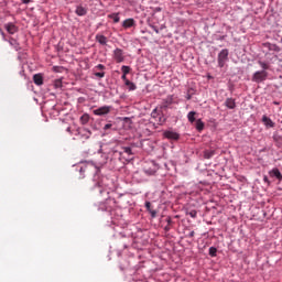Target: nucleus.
<instances>
[{
  "label": "nucleus",
  "mask_w": 282,
  "mask_h": 282,
  "mask_svg": "<svg viewBox=\"0 0 282 282\" xmlns=\"http://www.w3.org/2000/svg\"><path fill=\"white\" fill-rule=\"evenodd\" d=\"M251 80L253 83H263V80H268V72L265 70H258L253 74Z\"/></svg>",
  "instance_id": "nucleus-1"
},
{
  "label": "nucleus",
  "mask_w": 282,
  "mask_h": 282,
  "mask_svg": "<svg viewBox=\"0 0 282 282\" xmlns=\"http://www.w3.org/2000/svg\"><path fill=\"white\" fill-rule=\"evenodd\" d=\"M227 61H228V48H224L218 54V65H219V67H224V65H226Z\"/></svg>",
  "instance_id": "nucleus-2"
},
{
  "label": "nucleus",
  "mask_w": 282,
  "mask_h": 282,
  "mask_svg": "<svg viewBox=\"0 0 282 282\" xmlns=\"http://www.w3.org/2000/svg\"><path fill=\"white\" fill-rule=\"evenodd\" d=\"M111 112V106H104L93 110L94 116H107Z\"/></svg>",
  "instance_id": "nucleus-3"
},
{
  "label": "nucleus",
  "mask_w": 282,
  "mask_h": 282,
  "mask_svg": "<svg viewBox=\"0 0 282 282\" xmlns=\"http://www.w3.org/2000/svg\"><path fill=\"white\" fill-rule=\"evenodd\" d=\"M113 59L116 61V63H123L124 62V51H122L121 48H116L113 51Z\"/></svg>",
  "instance_id": "nucleus-4"
},
{
  "label": "nucleus",
  "mask_w": 282,
  "mask_h": 282,
  "mask_svg": "<svg viewBox=\"0 0 282 282\" xmlns=\"http://www.w3.org/2000/svg\"><path fill=\"white\" fill-rule=\"evenodd\" d=\"M77 135H79L80 140H89V138H91V132L87 129H78Z\"/></svg>",
  "instance_id": "nucleus-5"
},
{
  "label": "nucleus",
  "mask_w": 282,
  "mask_h": 282,
  "mask_svg": "<svg viewBox=\"0 0 282 282\" xmlns=\"http://www.w3.org/2000/svg\"><path fill=\"white\" fill-rule=\"evenodd\" d=\"M164 138L167 140H180V133L167 130L163 133Z\"/></svg>",
  "instance_id": "nucleus-6"
},
{
  "label": "nucleus",
  "mask_w": 282,
  "mask_h": 282,
  "mask_svg": "<svg viewBox=\"0 0 282 282\" xmlns=\"http://www.w3.org/2000/svg\"><path fill=\"white\" fill-rule=\"evenodd\" d=\"M122 28H124V30H129V28H135V20H133V18L126 19L122 22Z\"/></svg>",
  "instance_id": "nucleus-7"
},
{
  "label": "nucleus",
  "mask_w": 282,
  "mask_h": 282,
  "mask_svg": "<svg viewBox=\"0 0 282 282\" xmlns=\"http://www.w3.org/2000/svg\"><path fill=\"white\" fill-rule=\"evenodd\" d=\"M6 30L9 34H17V32H19V28H17V25H14V23L6 24Z\"/></svg>",
  "instance_id": "nucleus-8"
},
{
  "label": "nucleus",
  "mask_w": 282,
  "mask_h": 282,
  "mask_svg": "<svg viewBox=\"0 0 282 282\" xmlns=\"http://www.w3.org/2000/svg\"><path fill=\"white\" fill-rule=\"evenodd\" d=\"M270 177H276V180H279V182L282 181V174L281 171H279V169L274 167L273 170H271L269 172Z\"/></svg>",
  "instance_id": "nucleus-9"
},
{
  "label": "nucleus",
  "mask_w": 282,
  "mask_h": 282,
  "mask_svg": "<svg viewBox=\"0 0 282 282\" xmlns=\"http://www.w3.org/2000/svg\"><path fill=\"white\" fill-rule=\"evenodd\" d=\"M33 83L37 86L43 85V75L42 74H35L33 76Z\"/></svg>",
  "instance_id": "nucleus-10"
},
{
  "label": "nucleus",
  "mask_w": 282,
  "mask_h": 282,
  "mask_svg": "<svg viewBox=\"0 0 282 282\" xmlns=\"http://www.w3.org/2000/svg\"><path fill=\"white\" fill-rule=\"evenodd\" d=\"M107 182H109V178L107 177H102L98 183H97V186L98 188H107V186H109V184H107Z\"/></svg>",
  "instance_id": "nucleus-11"
},
{
  "label": "nucleus",
  "mask_w": 282,
  "mask_h": 282,
  "mask_svg": "<svg viewBox=\"0 0 282 282\" xmlns=\"http://www.w3.org/2000/svg\"><path fill=\"white\" fill-rule=\"evenodd\" d=\"M225 105L228 109H235V107H237V104L235 102V99H232V98H227L225 101Z\"/></svg>",
  "instance_id": "nucleus-12"
},
{
  "label": "nucleus",
  "mask_w": 282,
  "mask_h": 282,
  "mask_svg": "<svg viewBox=\"0 0 282 282\" xmlns=\"http://www.w3.org/2000/svg\"><path fill=\"white\" fill-rule=\"evenodd\" d=\"M96 41H98L100 45H107V36L105 35L97 34Z\"/></svg>",
  "instance_id": "nucleus-13"
},
{
  "label": "nucleus",
  "mask_w": 282,
  "mask_h": 282,
  "mask_svg": "<svg viewBox=\"0 0 282 282\" xmlns=\"http://www.w3.org/2000/svg\"><path fill=\"white\" fill-rule=\"evenodd\" d=\"M262 122H264L265 127H274V121L268 118V116L262 117Z\"/></svg>",
  "instance_id": "nucleus-14"
},
{
  "label": "nucleus",
  "mask_w": 282,
  "mask_h": 282,
  "mask_svg": "<svg viewBox=\"0 0 282 282\" xmlns=\"http://www.w3.org/2000/svg\"><path fill=\"white\" fill-rule=\"evenodd\" d=\"M75 12L78 17H85V14H87V9L84 7H77Z\"/></svg>",
  "instance_id": "nucleus-15"
},
{
  "label": "nucleus",
  "mask_w": 282,
  "mask_h": 282,
  "mask_svg": "<svg viewBox=\"0 0 282 282\" xmlns=\"http://www.w3.org/2000/svg\"><path fill=\"white\" fill-rule=\"evenodd\" d=\"M215 155V150H205L204 151V158L205 160H210Z\"/></svg>",
  "instance_id": "nucleus-16"
},
{
  "label": "nucleus",
  "mask_w": 282,
  "mask_h": 282,
  "mask_svg": "<svg viewBox=\"0 0 282 282\" xmlns=\"http://www.w3.org/2000/svg\"><path fill=\"white\" fill-rule=\"evenodd\" d=\"M126 86L129 87V91H135L138 89L135 84H133L131 80H126Z\"/></svg>",
  "instance_id": "nucleus-17"
},
{
  "label": "nucleus",
  "mask_w": 282,
  "mask_h": 282,
  "mask_svg": "<svg viewBox=\"0 0 282 282\" xmlns=\"http://www.w3.org/2000/svg\"><path fill=\"white\" fill-rule=\"evenodd\" d=\"M109 19L113 20V23H120V15L119 13H111L108 15Z\"/></svg>",
  "instance_id": "nucleus-18"
},
{
  "label": "nucleus",
  "mask_w": 282,
  "mask_h": 282,
  "mask_svg": "<svg viewBox=\"0 0 282 282\" xmlns=\"http://www.w3.org/2000/svg\"><path fill=\"white\" fill-rule=\"evenodd\" d=\"M197 115V112L195 111H189L187 115V120L188 122H191L193 124V122H195V116Z\"/></svg>",
  "instance_id": "nucleus-19"
},
{
  "label": "nucleus",
  "mask_w": 282,
  "mask_h": 282,
  "mask_svg": "<svg viewBox=\"0 0 282 282\" xmlns=\"http://www.w3.org/2000/svg\"><path fill=\"white\" fill-rule=\"evenodd\" d=\"M196 129L197 131H204V123L202 122V119L196 120Z\"/></svg>",
  "instance_id": "nucleus-20"
},
{
  "label": "nucleus",
  "mask_w": 282,
  "mask_h": 282,
  "mask_svg": "<svg viewBox=\"0 0 282 282\" xmlns=\"http://www.w3.org/2000/svg\"><path fill=\"white\" fill-rule=\"evenodd\" d=\"M82 124H87L89 122V115L85 113L80 117Z\"/></svg>",
  "instance_id": "nucleus-21"
},
{
  "label": "nucleus",
  "mask_w": 282,
  "mask_h": 282,
  "mask_svg": "<svg viewBox=\"0 0 282 282\" xmlns=\"http://www.w3.org/2000/svg\"><path fill=\"white\" fill-rule=\"evenodd\" d=\"M54 87H55V89H61V87H63V80L55 79L54 80Z\"/></svg>",
  "instance_id": "nucleus-22"
},
{
  "label": "nucleus",
  "mask_w": 282,
  "mask_h": 282,
  "mask_svg": "<svg viewBox=\"0 0 282 282\" xmlns=\"http://www.w3.org/2000/svg\"><path fill=\"white\" fill-rule=\"evenodd\" d=\"M258 63H259L260 67L263 68L262 72H265V69H270V65H268V63L262 62V61H259Z\"/></svg>",
  "instance_id": "nucleus-23"
},
{
  "label": "nucleus",
  "mask_w": 282,
  "mask_h": 282,
  "mask_svg": "<svg viewBox=\"0 0 282 282\" xmlns=\"http://www.w3.org/2000/svg\"><path fill=\"white\" fill-rule=\"evenodd\" d=\"M121 72L124 76H127V74H129V72H131V67L129 66H122L121 67Z\"/></svg>",
  "instance_id": "nucleus-24"
},
{
  "label": "nucleus",
  "mask_w": 282,
  "mask_h": 282,
  "mask_svg": "<svg viewBox=\"0 0 282 282\" xmlns=\"http://www.w3.org/2000/svg\"><path fill=\"white\" fill-rule=\"evenodd\" d=\"M209 256L210 257H217V248L210 247L209 248Z\"/></svg>",
  "instance_id": "nucleus-25"
},
{
  "label": "nucleus",
  "mask_w": 282,
  "mask_h": 282,
  "mask_svg": "<svg viewBox=\"0 0 282 282\" xmlns=\"http://www.w3.org/2000/svg\"><path fill=\"white\" fill-rule=\"evenodd\" d=\"M122 150L123 153H127V155H133V152L131 151L130 147H123Z\"/></svg>",
  "instance_id": "nucleus-26"
},
{
  "label": "nucleus",
  "mask_w": 282,
  "mask_h": 282,
  "mask_svg": "<svg viewBox=\"0 0 282 282\" xmlns=\"http://www.w3.org/2000/svg\"><path fill=\"white\" fill-rule=\"evenodd\" d=\"M94 75L96 78H105V72H95Z\"/></svg>",
  "instance_id": "nucleus-27"
},
{
  "label": "nucleus",
  "mask_w": 282,
  "mask_h": 282,
  "mask_svg": "<svg viewBox=\"0 0 282 282\" xmlns=\"http://www.w3.org/2000/svg\"><path fill=\"white\" fill-rule=\"evenodd\" d=\"M189 217H192V219H195V217H197V210L193 209L188 213Z\"/></svg>",
  "instance_id": "nucleus-28"
},
{
  "label": "nucleus",
  "mask_w": 282,
  "mask_h": 282,
  "mask_svg": "<svg viewBox=\"0 0 282 282\" xmlns=\"http://www.w3.org/2000/svg\"><path fill=\"white\" fill-rule=\"evenodd\" d=\"M94 69H95V70H96V69H99L100 72H104V69H106V67H105V65H102V64H98L97 66H95Z\"/></svg>",
  "instance_id": "nucleus-29"
},
{
  "label": "nucleus",
  "mask_w": 282,
  "mask_h": 282,
  "mask_svg": "<svg viewBox=\"0 0 282 282\" xmlns=\"http://www.w3.org/2000/svg\"><path fill=\"white\" fill-rule=\"evenodd\" d=\"M158 116H160V113H158V108H155L152 112H151V118H158Z\"/></svg>",
  "instance_id": "nucleus-30"
},
{
  "label": "nucleus",
  "mask_w": 282,
  "mask_h": 282,
  "mask_svg": "<svg viewBox=\"0 0 282 282\" xmlns=\"http://www.w3.org/2000/svg\"><path fill=\"white\" fill-rule=\"evenodd\" d=\"M164 122H166V118H164V116H160L159 117V124H164Z\"/></svg>",
  "instance_id": "nucleus-31"
},
{
  "label": "nucleus",
  "mask_w": 282,
  "mask_h": 282,
  "mask_svg": "<svg viewBox=\"0 0 282 282\" xmlns=\"http://www.w3.org/2000/svg\"><path fill=\"white\" fill-rule=\"evenodd\" d=\"M111 127H112L111 123H107V124L104 127V129H105V131H107V129H111Z\"/></svg>",
  "instance_id": "nucleus-32"
},
{
  "label": "nucleus",
  "mask_w": 282,
  "mask_h": 282,
  "mask_svg": "<svg viewBox=\"0 0 282 282\" xmlns=\"http://www.w3.org/2000/svg\"><path fill=\"white\" fill-rule=\"evenodd\" d=\"M150 213H151V217H153V218H155L158 215V213L155 210H150Z\"/></svg>",
  "instance_id": "nucleus-33"
},
{
  "label": "nucleus",
  "mask_w": 282,
  "mask_h": 282,
  "mask_svg": "<svg viewBox=\"0 0 282 282\" xmlns=\"http://www.w3.org/2000/svg\"><path fill=\"white\" fill-rule=\"evenodd\" d=\"M166 221H167V226H171V224H173V219H171V217H167Z\"/></svg>",
  "instance_id": "nucleus-34"
},
{
  "label": "nucleus",
  "mask_w": 282,
  "mask_h": 282,
  "mask_svg": "<svg viewBox=\"0 0 282 282\" xmlns=\"http://www.w3.org/2000/svg\"><path fill=\"white\" fill-rule=\"evenodd\" d=\"M145 208H148V210H151V203L150 202L145 203Z\"/></svg>",
  "instance_id": "nucleus-35"
},
{
  "label": "nucleus",
  "mask_w": 282,
  "mask_h": 282,
  "mask_svg": "<svg viewBox=\"0 0 282 282\" xmlns=\"http://www.w3.org/2000/svg\"><path fill=\"white\" fill-rule=\"evenodd\" d=\"M165 232H169L171 230V225H167L164 227Z\"/></svg>",
  "instance_id": "nucleus-36"
},
{
  "label": "nucleus",
  "mask_w": 282,
  "mask_h": 282,
  "mask_svg": "<svg viewBox=\"0 0 282 282\" xmlns=\"http://www.w3.org/2000/svg\"><path fill=\"white\" fill-rule=\"evenodd\" d=\"M121 78L124 80V85H127V80H129V79H127V75L123 74V75L121 76Z\"/></svg>",
  "instance_id": "nucleus-37"
},
{
  "label": "nucleus",
  "mask_w": 282,
  "mask_h": 282,
  "mask_svg": "<svg viewBox=\"0 0 282 282\" xmlns=\"http://www.w3.org/2000/svg\"><path fill=\"white\" fill-rule=\"evenodd\" d=\"M30 1H32V0H22V3L28 4V3H30Z\"/></svg>",
  "instance_id": "nucleus-38"
},
{
  "label": "nucleus",
  "mask_w": 282,
  "mask_h": 282,
  "mask_svg": "<svg viewBox=\"0 0 282 282\" xmlns=\"http://www.w3.org/2000/svg\"><path fill=\"white\" fill-rule=\"evenodd\" d=\"M273 50H275L276 52H279V46L273 45Z\"/></svg>",
  "instance_id": "nucleus-39"
},
{
  "label": "nucleus",
  "mask_w": 282,
  "mask_h": 282,
  "mask_svg": "<svg viewBox=\"0 0 282 282\" xmlns=\"http://www.w3.org/2000/svg\"><path fill=\"white\" fill-rule=\"evenodd\" d=\"M66 131H67L68 133H72V128L68 127V128L66 129Z\"/></svg>",
  "instance_id": "nucleus-40"
},
{
  "label": "nucleus",
  "mask_w": 282,
  "mask_h": 282,
  "mask_svg": "<svg viewBox=\"0 0 282 282\" xmlns=\"http://www.w3.org/2000/svg\"><path fill=\"white\" fill-rule=\"evenodd\" d=\"M189 237H195V231H192V232L189 234Z\"/></svg>",
  "instance_id": "nucleus-41"
},
{
  "label": "nucleus",
  "mask_w": 282,
  "mask_h": 282,
  "mask_svg": "<svg viewBox=\"0 0 282 282\" xmlns=\"http://www.w3.org/2000/svg\"><path fill=\"white\" fill-rule=\"evenodd\" d=\"M79 172L80 173H85V170L83 167H80Z\"/></svg>",
  "instance_id": "nucleus-42"
},
{
  "label": "nucleus",
  "mask_w": 282,
  "mask_h": 282,
  "mask_svg": "<svg viewBox=\"0 0 282 282\" xmlns=\"http://www.w3.org/2000/svg\"><path fill=\"white\" fill-rule=\"evenodd\" d=\"M263 180H264V182H269V181H268V176H264Z\"/></svg>",
  "instance_id": "nucleus-43"
},
{
  "label": "nucleus",
  "mask_w": 282,
  "mask_h": 282,
  "mask_svg": "<svg viewBox=\"0 0 282 282\" xmlns=\"http://www.w3.org/2000/svg\"><path fill=\"white\" fill-rule=\"evenodd\" d=\"M187 100H191V95L187 96Z\"/></svg>",
  "instance_id": "nucleus-44"
},
{
  "label": "nucleus",
  "mask_w": 282,
  "mask_h": 282,
  "mask_svg": "<svg viewBox=\"0 0 282 282\" xmlns=\"http://www.w3.org/2000/svg\"><path fill=\"white\" fill-rule=\"evenodd\" d=\"M160 10H161L160 8L156 9L158 12H160Z\"/></svg>",
  "instance_id": "nucleus-45"
},
{
  "label": "nucleus",
  "mask_w": 282,
  "mask_h": 282,
  "mask_svg": "<svg viewBox=\"0 0 282 282\" xmlns=\"http://www.w3.org/2000/svg\"><path fill=\"white\" fill-rule=\"evenodd\" d=\"M99 193H101V194H102V189H100V191H99Z\"/></svg>",
  "instance_id": "nucleus-46"
}]
</instances>
